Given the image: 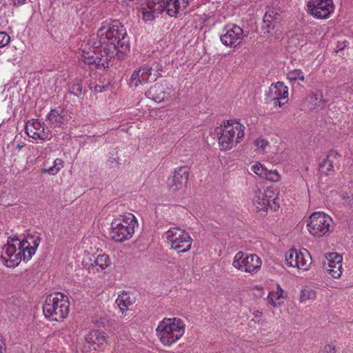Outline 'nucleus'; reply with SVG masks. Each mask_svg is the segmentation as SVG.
I'll list each match as a JSON object with an SVG mask.
<instances>
[{
  "label": "nucleus",
  "instance_id": "c9c22d12",
  "mask_svg": "<svg viewBox=\"0 0 353 353\" xmlns=\"http://www.w3.org/2000/svg\"><path fill=\"white\" fill-rule=\"evenodd\" d=\"M69 90L71 94L78 97L82 95V85L79 81L72 83L70 85Z\"/></svg>",
  "mask_w": 353,
  "mask_h": 353
},
{
  "label": "nucleus",
  "instance_id": "6e6552de",
  "mask_svg": "<svg viewBox=\"0 0 353 353\" xmlns=\"http://www.w3.org/2000/svg\"><path fill=\"white\" fill-rule=\"evenodd\" d=\"M164 236L171 248L179 253L186 252L191 248L192 239L188 232L181 228H170L165 232Z\"/></svg>",
  "mask_w": 353,
  "mask_h": 353
},
{
  "label": "nucleus",
  "instance_id": "4c0bfd02",
  "mask_svg": "<svg viewBox=\"0 0 353 353\" xmlns=\"http://www.w3.org/2000/svg\"><path fill=\"white\" fill-rule=\"evenodd\" d=\"M12 5L15 7L21 6L28 2L30 1V0H10Z\"/></svg>",
  "mask_w": 353,
  "mask_h": 353
},
{
  "label": "nucleus",
  "instance_id": "a211bd4d",
  "mask_svg": "<svg viewBox=\"0 0 353 353\" xmlns=\"http://www.w3.org/2000/svg\"><path fill=\"white\" fill-rule=\"evenodd\" d=\"M327 263H325V268L327 273L334 279H339L343 272L342 256L336 252H328L325 254Z\"/></svg>",
  "mask_w": 353,
  "mask_h": 353
},
{
  "label": "nucleus",
  "instance_id": "b1692460",
  "mask_svg": "<svg viewBox=\"0 0 353 353\" xmlns=\"http://www.w3.org/2000/svg\"><path fill=\"white\" fill-rule=\"evenodd\" d=\"M279 20V15L274 10H268L263 17L262 29L265 34H270L274 28V23Z\"/></svg>",
  "mask_w": 353,
  "mask_h": 353
},
{
  "label": "nucleus",
  "instance_id": "20e7f679",
  "mask_svg": "<svg viewBox=\"0 0 353 353\" xmlns=\"http://www.w3.org/2000/svg\"><path fill=\"white\" fill-rule=\"evenodd\" d=\"M185 324L177 317L164 318L156 329L157 335L161 343L165 346H171L176 343L185 334Z\"/></svg>",
  "mask_w": 353,
  "mask_h": 353
},
{
  "label": "nucleus",
  "instance_id": "58836bf2",
  "mask_svg": "<svg viewBox=\"0 0 353 353\" xmlns=\"http://www.w3.org/2000/svg\"><path fill=\"white\" fill-rule=\"evenodd\" d=\"M255 321H259L262 316V312L258 310H254L252 312Z\"/></svg>",
  "mask_w": 353,
  "mask_h": 353
},
{
  "label": "nucleus",
  "instance_id": "7ed1b4c3",
  "mask_svg": "<svg viewBox=\"0 0 353 353\" xmlns=\"http://www.w3.org/2000/svg\"><path fill=\"white\" fill-rule=\"evenodd\" d=\"M139 226L136 216L130 212L119 214L111 223L110 236L116 242H123L130 239Z\"/></svg>",
  "mask_w": 353,
  "mask_h": 353
},
{
  "label": "nucleus",
  "instance_id": "ea45409f",
  "mask_svg": "<svg viewBox=\"0 0 353 353\" xmlns=\"http://www.w3.org/2000/svg\"><path fill=\"white\" fill-rule=\"evenodd\" d=\"M6 350V343L3 337L0 335V353Z\"/></svg>",
  "mask_w": 353,
  "mask_h": 353
},
{
  "label": "nucleus",
  "instance_id": "2f4dec72",
  "mask_svg": "<svg viewBox=\"0 0 353 353\" xmlns=\"http://www.w3.org/2000/svg\"><path fill=\"white\" fill-rule=\"evenodd\" d=\"M254 144L257 152L261 154H263L266 151L267 148L270 147L269 142L263 138L256 139L254 141Z\"/></svg>",
  "mask_w": 353,
  "mask_h": 353
},
{
  "label": "nucleus",
  "instance_id": "f3484780",
  "mask_svg": "<svg viewBox=\"0 0 353 353\" xmlns=\"http://www.w3.org/2000/svg\"><path fill=\"white\" fill-rule=\"evenodd\" d=\"M26 133L34 140H48L51 137L50 130L46 129L45 125L37 119H32L27 122Z\"/></svg>",
  "mask_w": 353,
  "mask_h": 353
},
{
  "label": "nucleus",
  "instance_id": "c85d7f7f",
  "mask_svg": "<svg viewBox=\"0 0 353 353\" xmlns=\"http://www.w3.org/2000/svg\"><path fill=\"white\" fill-rule=\"evenodd\" d=\"M115 303L123 314L128 310V307L132 304V300L128 293L122 292L119 294Z\"/></svg>",
  "mask_w": 353,
  "mask_h": 353
},
{
  "label": "nucleus",
  "instance_id": "9b49d317",
  "mask_svg": "<svg viewBox=\"0 0 353 353\" xmlns=\"http://www.w3.org/2000/svg\"><path fill=\"white\" fill-rule=\"evenodd\" d=\"M307 12L317 19H326L334 11L332 0H307Z\"/></svg>",
  "mask_w": 353,
  "mask_h": 353
},
{
  "label": "nucleus",
  "instance_id": "a19ab883",
  "mask_svg": "<svg viewBox=\"0 0 353 353\" xmlns=\"http://www.w3.org/2000/svg\"><path fill=\"white\" fill-rule=\"evenodd\" d=\"M324 353H336V352L331 345H326L324 348Z\"/></svg>",
  "mask_w": 353,
  "mask_h": 353
},
{
  "label": "nucleus",
  "instance_id": "5701e85b",
  "mask_svg": "<svg viewBox=\"0 0 353 353\" xmlns=\"http://www.w3.org/2000/svg\"><path fill=\"white\" fill-rule=\"evenodd\" d=\"M338 153L334 150H331L327 154L325 159L320 163L319 170L322 174H329L333 170L334 165L337 160Z\"/></svg>",
  "mask_w": 353,
  "mask_h": 353
},
{
  "label": "nucleus",
  "instance_id": "aec40b11",
  "mask_svg": "<svg viewBox=\"0 0 353 353\" xmlns=\"http://www.w3.org/2000/svg\"><path fill=\"white\" fill-rule=\"evenodd\" d=\"M163 12L170 17H177L183 14L188 4V0H162Z\"/></svg>",
  "mask_w": 353,
  "mask_h": 353
},
{
  "label": "nucleus",
  "instance_id": "39448f33",
  "mask_svg": "<svg viewBox=\"0 0 353 353\" xmlns=\"http://www.w3.org/2000/svg\"><path fill=\"white\" fill-rule=\"evenodd\" d=\"M245 126L236 119L224 121L219 132V145L221 150H229L240 143L245 135Z\"/></svg>",
  "mask_w": 353,
  "mask_h": 353
},
{
  "label": "nucleus",
  "instance_id": "4be33fe9",
  "mask_svg": "<svg viewBox=\"0 0 353 353\" xmlns=\"http://www.w3.org/2000/svg\"><path fill=\"white\" fill-rule=\"evenodd\" d=\"M50 125L52 128H60L65 124L64 110L61 108L52 110L47 115Z\"/></svg>",
  "mask_w": 353,
  "mask_h": 353
},
{
  "label": "nucleus",
  "instance_id": "37998d69",
  "mask_svg": "<svg viewBox=\"0 0 353 353\" xmlns=\"http://www.w3.org/2000/svg\"><path fill=\"white\" fill-rule=\"evenodd\" d=\"M108 161H109V162L111 163V166H112V167L114 166L115 165L118 164V161H117L116 157H111V158H110V159Z\"/></svg>",
  "mask_w": 353,
  "mask_h": 353
},
{
  "label": "nucleus",
  "instance_id": "2eb2a0df",
  "mask_svg": "<svg viewBox=\"0 0 353 353\" xmlns=\"http://www.w3.org/2000/svg\"><path fill=\"white\" fill-rule=\"evenodd\" d=\"M173 92V86L164 81L152 86L145 92V96L157 103H160L170 99Z\"/></svg>",
  "mask_w": 353,
  "mask_h": 353
},
{
  "label": "nucleus",
  "instance_id": "4468645a",
  "mask_svg": "<svg viewBox=\"0 0 353 353\" xmlns=\"http://www.w3.org/2000/svg\"><path fill=\"white\" fill-rule=\"evenodd\" d=\"M223 32L220 40L225 46L230 48L237 47L245 37L243 30L234 23L227 25L223 30Z\"/></svg>",
  "mask_w": 353,
  "mask_h": 353
},
{
  "label": "nucleus",
  "instance_id": "9d476101",
  "mask_svg": "<svg viewBox=\"0 0 353 353\" xmlns=\"http://www.w3.org/2000/svg\"><path fill=\"white\" fill-rule=\"evenodd\" d=\"M312 263V257L307 250L290 249L285 253V264L299 270H307Z\"/></svg>",
  "mask_w": 353,
  "mask_h": 353
},
{
  "label": "nucleus",
  "instance_id": "f704fd0d",
  "mask_svg": "<svg viewBox=\"0 0 353 353\" xmlns=\"http://www.w3.org/2000/svg\"><path fill=\"white\" fill-rule=\"evenodd\" d=\"M263 179L272 182H277L280 180V175L276 170H268Z\"/></svg>",
  "mask_w": 353,
  "mask_h": 353
},
{
  "label": "nucleus",
  "instance_id": "f8f14e48",
  "mask_svg": "<svg viewBox=\"0 0 353 353\" xmlns=\"http://www.w3.org/2000/svg\"><path fill=\"white\" fill-rule=\"evenodd\" d=\"M159 75V72H154L151 66L145 64L132 72L128 85L130 88H137L139 85L155 81Z\"/></svg>",
  "mask_w": 353,
  "mask_h": 353
},
{
  "label": "nucleus",
  "instance_id": "e433bc0d",
  "mask_svg": "<svg viewBox=\"0 0 353 353\" xmlns=\"http://www.w3.org/2000/svg\"><path fill=\"white\" fill-rule=\"evenodd\" d=\"M10 37L5 32H0V48L6 46L10 42Z\"/></svg>",
  "mask_w": 353,
  "mask_h": 353
},
{
  "label": "nucleus",
  "instance_id": "bb28decb",
  "mask_svg": "<svg viewBox=\"0 0 353 353\" xmlns=\"http://www.w3.org/2000/svg\"><path fill=\"white\" fill-rule=\"evenodd\" d=\"M85 339L90 345H102L106 341L104 334L99 330H93L86 334Z\"/></svg>",
  "mask_w": 353,
  "mask_h": 353
},
{
  "label": "nucleus",
  "instance_id": "72a5a7b5",
  "mask_svg": "<svg viewBox=\"0 0 353 353\" xmlns=\"http://www.w3.org/2000/svg\"><path fill=\"white\" fill-rule=\"evenodd\" d=\"M251 170L261 178H264L267 168L260 163H256L251 167Z\"/></svg>",
  "mask_w": 353,
  "mask_h": 353
},
{
  "label": "nucleus",
  "instance_id": "79ce46f5",
  "mask_svg": "<svg viewBox=\"0 0 353 353\" xmlns=\"http://www.w3.org/2000/svg\"><path fill=\"white\" fill-rule=\"evenodd\" d=\"M105 89V86H101L99 85H97L94 88V91L95 92H102Z\"/></svg>",
  "mask_w": 353,
  "mask_h": 353
},
{
  "label": "nucleus",
  "instance_id": "6ab92c4d",
  "mask_svg": "<svg viewBox=\"0 0 353 353\" xmlns=\"http://www.w3.org/2000/svg\"><path fill=\"white\" fill-rule=\"evenodd\" d=\"M189 179V168L183 166L176 168L173 175L168 179V184L173 192L177 191L188 183Z\"/></svg>",
  "mask_w": 353,
  "mask_h": 353
},
{
  "label": "nucleus",
  "instance_id": "dca6fc26",
  "mask_svg": "<svg viewBox=\"0 0 353 353\" xmlns=\"http://www.w3.org/2000/svg\"><path fill=\"white\" fill-rule=\"evenodd\" d=\"M162 0H145L141 4L140 14L145 22L151 21L163 12Z\"/></svg>",
  "mask_w": 353,
  "mask_h": 353
},
{
  "label": "nucleus",
  "instance_id": "7c9ffc66",
  "mask_svg": "<svg viewBox=\"0 0 353 353\" xmlns=\"http://www.w3.org/2000/svg\"><path fill=\"white\" fill-rule=\"evenodd\" d=\"M316 295L315 290L309 287H305L301 292L300 300L301 302L313 300L316 298Z\"/></svg>",
  "mask_w": 353,
  "mask_h": 353
},
{
  "label": "nucleus",
  "instance_id": "412c9836",
  "mask_svg": "<svg viewBox=\"0 0 353 353\" xmlns=\"http://www.w3.org/2000/svg\"><path fill=\"white\" fill-rule=\"evenodd\" d=\"M268 95L272 98L274 106L281 107L284 103H281V100L288 97V88L283 82L279 81L270 87Z\"/></svg>",
  "mask_w": 353,
  "mask_h": 353
},
{
  "label": "nucleus",
  "instance_id": "0eeeda50",
  "mask_svg": "<svg viewBox=\"0 0 353 353\" xmlns=\"http://www.w3.org/2000/svg\"><path fill=\"white\" fill-rule=\"evenodd\" d=\"M332 218L323 212H313L307 221L310 234L315 237H322L331 231Z\"/></svg>",
  "mask_w": 353,
  "mask_h": 353
},
{
  "label": "nucleus",
  "instance_id": "423d86ee",
  "mask_svg": "<svg viewBox=\"0 0 353 353\" xmlns=\"http://www.w3.org/2000/svg\"><path fill=\"white\" fill-rule=\"evenodd\" d=\"M43 312L50 321H59L66 318L70 312L68 296L61 292L50 294L46 299Z\"/></svg>",
  "mask_w": 353,
  "mask_h": 353
},
{
  "label": "nucleus",
  "instance_id": "ddd939ff",
  "mask_svg": "<svg viewBox=\"0 0 353 353\" xmlns=\"http://www.w3.org/2000/svg\"><path fill=\"white\" fill-rule=\"evenodd\" d=\"M253 202L259 210H266L268 208L276 211L279 208L277 194L272 190L267 189L264 192L259 190L256 193Z\"/></svg>",
  "mask_w": 353,
  "mask_h": 353
},
{
  "label": "nucleus",
  "instance_id": "a878e982",
  "mask_svg": "<svg viewBox=\"0 0 353 353\" xmlns=\"http://www.w3.org/2000/svg\"><path fill=\"white\" fill-rule=\"evenodd\" d=\"M268 303L273 307H279L283 301V290L279 285H276V290L269 292L268 296Z\"/></svg>",
  "mask_w": 353,
  "mask_h": 353
},
{
  "label": "nucleus",
  "instance_id": "f257e3e1",
  "mask_svg": "<svg viewBox=\"0 0 353 353\" xmlns=\"http://www.w3.org/2000/svg\"><path fill=\"white\" fill-rule=\"evenodd\" d=\"M125 28L119 21H105L97 31L86 38L81 47V59L91 69H104L114 57L121 59L129 50Z\"/></svg>",
  "mask_w": 353,
  "mask_h": 353
},
{
  "label": "nucleus",
  "instance_id": "f03ea898",
  "mask_svg": "<svg viewBox=\"0 0 353 353\" xmlns=\"http://www.w3.org/2000/svg\"><path fill=\"white\" fill-rule=\"evenodd\" d=\"M40 242L41 238L37 234H28L22 241L18 238H9L1 255L3 264L8 268H14L22 260H30Z\"/></svg>",
  "mask_w": 353,
  "mask_h": 353
},
{
  "label": "nucleus",
  "instance_id": "1a4fd4ad",
  "mask_svg": "<svg viewBox=\"0 0 353 353\" xmlns=\"http://www.w3.org/2000/svg\"><path fill=\"white\" fill-rule=\"evenodd\" d=\"M232 266L241 272L254 274L260 269L261 260L256 254L238 252L233 259Z\"/></svg>",
  "mask_w": 353,
  "mask_h": 353
},
{
  "label": "nucleus",
  "instance_id": "cd10ccee",
  "mask_svg": "<svg viewBox=\"0 0 353 353\" xmlns=\"http://www.w3.org/2000/svg\"><path fill=\"white\" fill-rule=\"evenodd\" d=\"M63 166V161L61 159L57 158L53 161L52 165L48 166L47 163H45L41 172V173H48L50 175H55Z\"/></svg>",
  "mask_w": 353,
  "mask_h": 353
},
{
  "label": "nucleus",
  "instance_id": "c756f323",
  "mask_svg": "<svg viewBox=\"0 0 353 353\" xmlns=\"http://www.w3.org/2000/svg\"><path fill=\"white\" fill-rule=\"evenodd\" d=\"M110 263V259L107 254H99L94 257V263H91L92 267H99L101 270L105 269Z\"/></svg>",
  "mask_w": 353,
  "mask_h": 353
},
{
  "label": "nucleus",
  "instance_id": "393cba45",
  "mask_svg": "<svg viewBox=\"0 0 353 353\" xmlns=\"http://www.w3.org/2000/svg\"><path fill=\"white\" fill-rule=\"evenodd\" d=\"M323 103L322 94L321 92H313L305 99L304 106L310 110H314L322 108Z\"/></svg>",
  "mask_w": 353,
  "mask_h": 353
},
{
  "label": "nucleus",
  "instance_id": "473e14b6",
  "mask_svg": "<svg viewBox=\"0 0 353 353\" xmlns=\"http://www.w3.org/2000/svg\"><path fill=\"white\" fill-rule=\"evenodd\" d=\"M287 78L290 81H295L296 80L303 81L305 79L303 72L299 69L290 71L287 74Z\"/></svg>",
  "mask_w": 353,
  "mask_h": 353
}]
</instances>
